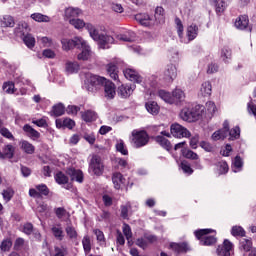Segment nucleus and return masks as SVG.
I'll list each match as a JSON object with an SVG mask.
<instances>
[{
  "mask_svg": "<svg viewBox=\"0 0 256 256\" xmlns=\"http://www.w3.org/2000/svg\"><path fill=\"white\" fill-rule=\"evenodd\" d=\"M122 231L128 241V245H130L131 239L133 237V232L131 231V226H129V224H124Z\"/></svg>",
  "mask_w": 256,
  "mask_h": 256,
  "instance_id": "obj_44",
  "label": "nucleus"
},
{
  "mask_svg": "<svg viewBox=\"0 0 256 256\" xmlns=\"http://www.w3.org/2000/svg\"><path fill=\"white\" fill-rule=\"evenodd\" d=\"M212 91H213V86L211 85V82L206 81L202 83L200 87V95L202 97H211Z\"/></svg>",
  "mask_w": 256,
  "mask_h": 256,
  "instance_id": "obj_19",
  "label": "nucleus"
},
{
  "mask_svg": "<svg viewBox=\"0 0 256 256\" xmlns=\"http://www.w3.org/2000/svg\"><path fill=\"white\" fill-rule=\"evenodd\" d=\"M216 253L218 256H231L233 253V243L229 240H224L223 244L218 246Z\"/></svg>",
  "mask_w": 256,
  "mask_h": 256,
  "instance_id": "obj_11",
  "label": "nucleus"
},
{
  "mask_svg": "<svg viewBox=\"0 0 256 256\" xmlns=\"http://www.w3.org/2000/svg\"><path fill=\"white\" fill-rule=\"evenodd\" d=\"M135 91V85L133 84H122L118 87V96L121 97V99H128V97H131L133 95V92Z\"/></svg>",
  "mask_w": 256,
  "mask_h": 256,
  "instance_id": "obj_10",
  "label": "nucleus"
},
{
  "mask_svg": "<svg viewBox=\"0 0 256 256\" xmlns=\"http://www.w3.org/2000/svg\"><path fill=\"white\" fill-rule=\"evenodd\" d=\"M30 17L31 19H33V21H36L37 23H49V21H51V18H49V16L43 15L41 13H33Z\"/></svg>",
  "mask_w": 256,
  "mask_h": 256,
  "instance_id": "obj_29",
  "label": "nucleus"
},
{
  "mask_svg": "<svg viewBox=\"0 0 256 256\" xmlns=\"http://www.w3.org/2000/svg\"><path fill=\"white\" fill-rule=\"evenodd\" d=\"M0 134L2 137H5L6 139H10L11 141L15 140V137L13 136L11 131H9V129H7V128H1Z\"/></svg>",
  "mask_w": 256,
  "mask_h": 256,
  "instance_id": "obj_58",
  "label": "nucleus"
},
{
  "mask_svg": "<svg viewBox=\"0 0 256 256\" xmlns=\"http://www.w3.org/2000/svg\"><path fill=\"white\" fill-rule=\"evenodd\" d=\"M148 113H151V115H157L159 113V105L157 104V102H148L145 105Z\"/></svg>",
  "mask_w": 256,
  "mask_h": 256,
  "instance_id": "obj_34",
  "label": "nucleus"
},
{
  "mask_svg": "<svg viewBox=\"0 0 256 256\" xmlns=\"http://www.w3.org/2000/svg\"><path fill=\"white\" fill-rule=\"evenodd\" d=\"M56 216L58 219H63V217H67V210L63 207H59L55 209Z\"/></svg>",
  "mask_w": 256,
  "mask_h": 256,
  "instance_id": "obj_64",
  "label": "nucleus"
},
{
  "mask_svg": "<svg viewBox=\"0 0 256 256\" xmlns=\"http://www.w3.org/2000/svg\"><path fill=\"white\" fill-rule=\"evenodd\" d=\"M13 246V242H11V239H6L2 242L0 248L2 251H9L11 247Z\"/></svg>",
  "mask_w": 256,
  "mask_h": 256,
  "instance_id": "obj_62",
  "label": "nucleus"
},
{
  "mask_svg": "<svg viewBox=\"0 0 256 256\" xmlns=\"http://www.w3.org/2000/svg\"><path fill=\"white\" fill-rule=\"evenodd\" d=\"M118 41H125L127 43H131L135 41V32L128 31L124 34H120L117 36Z\"/></svg>",
  "mask_w": 256,
  "mask_h": 256,
  "instance_id": "obj_28",
  "label": "nucleus"
},
{
  "mask_svg": "<svg viewBox=\"0 0 256 256\" xmlns=\"http://www.w3.org/2000/svg\"><path fill=\"white\" fill-rule=\"evenodd\" d=\"M22 39L28 49H33V47H35V37H33V35L24 34Z\"/></svg>",
  "mask_w": 256,
  "mask_h": 256,
  "instance_id": "obj_35",
  "label": "nucleus"
},
{
  "mask_svg": "<svg viewBox=\"0 0 256 256\" xmlns=\"http://www.w3.org/2000/svg\"><path fill=\"white\" fill-rule=\"evenodd\" d=\"M112 183L115 189H121V185L125 183V178H123V174H121L120 172L113 173Z\"/></svg>",
  "mask_w": 256,
  "mask_h": 256,
  "instance_id": "obj_20",
  "label": "nucleus"
},
{
  "mask_svg": "<svg viewBox=\"0 0 256 256\" xmlns=\"http://www.w3.org/2000/svg\"><path fill=\"white\" fill-rule=\"evenodd\" d=\"M65 231L69 239H77V230H75V227L68 225Z\"/></svg>",
  "mask_w": 256,
  "mask_h": 256,
  "instance_id": "obj_52",
  "label": "nucleus"
},
{
  "mask_svg": "<svg viewBox=\"0 0 256 256\" xmlns=\"http://www.w3.org/2000/svg\"><path fill=\"white\" fill-rule=\"evenodd\" d=\"M23 131L30 137V139H39L41 134L37 130L33 129L29 124L24 125Z\"/></svg>",
  "mask_w": 256,
  "mask_h": 256,
  "instance_id": "obj_26",
  "label": "nucleus"
},
{
  "mask_svg": "<svg viewBox=\"0 0 256 256\" xmlns=\"http://www.w3.org/2000/svg\"><path fill=\"white\" fill-rule=\"evenodd\" d=\"M228 135H229V122L225 121L223 123V128L212 134V139L213 141H219L221 139H226Z\"/></svg>",
  "mask_w": 256,
  "mask_h": 256,
  "instance_id": "obj_13",
  "label": "nucleus"
},
{
  "mask_svg": "<svg viewBox=\"0 0 256 256\" xmlns=\"http://www.w3.org/2000/svg\"><path fill=\"white\" fill-rule=\"evenodd\" d=\"M14 153L15 148L11 144L6 145L3 149L4 158L7 157L8 159H13Z\"/></svg>",
  "mask_w": 256,
  "mask_h": 256,
  "instance_id": "obj_42",
  "label": "nucleus"
},
{
  "mask_svg": "<svg viewBox=\"0 0 256 256\" xmlns=\"http://www.w3.org/2000/svg\"><path fill=\"white\" fill-rule=\"evenodd\" d=\"M240 249L241 251H245V253L251 252V250L255 249L253 248V242L251 241V238H243L240 240Z\"/></svg>",
  "mask_w": 256,
  "mask_h": 256,
  "instance_id": "obj_24",
  "label": "nucleus"
},
{
  "mask_svg": "<svg viewBox=\"0 0 256 256\" xmlns=\"http://www.w3.org/2000/svg\"><path fill=\"white\" fill-rule=\"evenodd\" d=\"M82 119L86 123H91L97 119V114L91 110H87L86 112L82 113Z\"/></svg>",
  "mask_w": 256,
  "mask_h": 256,
  "instance_id": "obj_31",
  "label": "nucleus"
},
{
  "mask_svg": "<svg viewBox=\"0 0 256 256\" xmlns=\"http://www.w3.org/2000/svg\"><path fill=\"white\" fill-rule=\"evenodd\" d=\"M36 189H37L39 195H49V188H47V185H45V184L36 186Z\"/></svg>",
  "mask_w": 256,
  "mask_h": 256,
  "instance_id": "obj_63",
  "label": "nucleus"
},
{
  "mask_svg": "<svg viewBox=\"0 0 256 256\" xmlns=\"http://www.w3.org/2000/svg\"><path fill=\"white\" fill-rule=\"evenodd\" d=\"M104 169L105 166L103 165V160H101V156L93 155L89 163V172L99 177L103 175Z\"/></svg>",
  "mask_w": 256,
  "mask_h": 256,
  "instance_id": "obj_5",
  "label": "nucleus"
},
{
  "mask_svg": "<svg viewBox=\"0 0 256 256\" xmlns=\"http://www.w3.org/2000/svg\"><path fill=\"white\" fill-rule=\"evenodd\" d=\"M231 234L233 237H245V230L241 226H233Z\"/></svg>",
  "mask_w": 256,
  "mask_h": 256,
  "instance_id": "obj_46",
  "label": "nucleus"
},
{
  "mask_svg": "<svg viewBox=\"0 0 256 256\" xmlns=\"http://www.w3.org/2000/svg\"><path fill=\"white\" fill-rule=\"evenodd\" d=\"M52 235L57 239L58 241H63L65 234H63V228L59 226H53L51 228Z\"/></svg>",
  "mask_w": 256,
  "mask_h": 256,
  "instance_id": "obj_32",
  "label": "nucleus"
},
{
  "mask_svg": "<svg viewBox=\"0 0 256 256\" xmlns=\"http://www.w3.org/2000/svg\"><path fill=\"white\" fill-rule=\"evenodd\" d=\"M136 245L138 246V247H140L141 249H147V247H148V242H147V239L145 238V236L144 237H142V238H138L137 240H136Z\"/></svg>",
  "mask_w": 256,
  "mask_h": 256,
  "instance_id": "obj_61",
  "label": "nucleus"
},
{
  "mask_svg": "<svg viewBox=\"0 0 256 256\" xmlns=\"http://www.w3.org/2000/svg\"><path fill=\"white\" fill-rule=\"evenodd\" d=\"M221 58L225 63H227V59H231V49L225 47L221 51Z\"/></svg>",
  "mask_w": 256,
  "mask_h": 256,
  "instance_id": "obj_60",
  "label": "nucleus"
},
{
  "mask_svg": "<svg viewBox=\"0 0 256 256\" xmlns=\"http://www.w3.org/2000/svg\"><path fill=\"white\" fill-rule=\"evenodd\" d=\"M67 175L71 177L72 181H77L78 183H83V172L75 168H68L66 171Z\"/></svg>",
  "mask_w": 256,
  "mask_h": 256,
  "instance_id": "obj_16",
  "label": "nucleus"
},
{
  "mask_svg": "<svg viewBox=\"0 0 256 256\" xmlns=\"http://www.w3.org/2000/svg\"><path fill=\"white\" fill-rule=\"evenodd\" d=\"M157 23H165V9L163 7L158 6L155 9V15H154Z\"/></svg>",
  "mask_w": 256,
  "mask_h": 256,
  "instance_id": "obj_30",
  "label": "nucleus"
},
{
  "mask_svg": "<svg viewBox=\"0 0 256 256\" xmlns=\"http://www.w3.org/2000/svg\"><path fill=\"white\" fill-rule=\"evenodd\" d=\"M67 248L64 246H55L52 256H67Z\"/></svg>",
  "mask_w": 256,
  "mask_h": 256,
  "instance_id": "obj_47",
  "label": "nucleus"
},
{
  "mask_svg": "<svg viewBox=\"0 0 256 256\" xmlns=\"http://www.w3.org/2000/svg\"><path fill=\"white\" fill-rule=\"evenodd\" d=\"M3 199L6 201V203H9L10 199H13V195H15V192L11 188H7L2 192Z\"/></svg>",
  "mask_w": 256,
  "mask_h": 256,
  "instance_id": "obj_54",
  "label": "nucleus"
},
{
  "mask_svg": "<svg viewBox=\"0 0 256 256\" xmlns=\"http://www.w3.org/2000/svg\"><path fill=\"white\" fill-rule=\"evenodd\" d=\"M3 91H5V93H15V84L13 82H6L3 85Z\"/></svg>",
  "mask_w": 256,
  "mask_h": 256,
  "instance_id": "obj_57",
  "label": "nucleus"
},
{
  "mask_svg": "<svg viewBox=\"0 0 256 256\" xmlns=\"http://www.w3.org/2000/svg\"><path fill=\"white\" fill-rule=\"evenodd\" d=\"M182 153L186 159H192L195 161L199 159V155H197V153L193 152L192 150H183Z\"/></svg>",
  "mask_w": 256,
  "mask_h": 256,
  "instance_id": "obj_55",
  "label": "nucleus"
},
{
  "mask_svg": "<svg viewBox=\"0 0 256 256\" xmlns=\"http://www.w3.org/2000/svg\"><path fill=\"white\" fill-rule=\"evenodd\" d=\"M84 44H80V48L82 49L81 53L78 54V61H89L91 59V47L87 44V41L83 39Z\"/></svg>",
  "mask_w": 256,
  "mask_h": 256,
  "instance_id": "obj_12",
  "label": "nucleus"
},
{
  "mask_svg": "<svg viewBox=\"0 0 256 256\" xmlns=\"http://www.w3.org/2000/svg\"><path fill=\"white\" fill-rule=\"evenodd\" d=\"M158 97H160V99L165 101V103H169L170 105H173V103H175V98H173V95L165 90H159Z\"/></svg>",
  "mask_w": 256,
  "mask_h": 256,
  "instance_id": "obj_25",
  "label": "nucleus"
},
{
  "mask_svg": "<svg viewBox=\"0 0 256 256\" xmlns=\"http://www.w3.org/2000/svg\"><path fill=\"white\" fill-rule=\"evenodd\" d=\"M172 97L174 99V102H175V100L176 101H183V99H185V92H183V90H181V89H175L172 92Z\"/></svg>",
  "mask_w": 256,
  "mask_h": 256,
  "instance_id": "obj_49",
  "label": "nucleus"
},
{
  "mask_svg": "<svg viewBox=\"0 0 256 256\" xmlns=\"http://www.w3.org/2000/svg\"><path fill=\"white\" fill-rule=\"evenodd\" d=\"M70 25H73L75 29H83L85 27L87 29V23L81 19H70L69 20Z\"/></svg>",
  "mask_w": 256,
  "mask_h": 256,
  "instance_id": "obj_41",
  "label": "nucleus"
},
{
  "mask_svg": "<svg viewBox=\"0 0 256 256\" xmlns=\"http://www.w3.org/2000/svg\"><path fill=\"white\" fill-rule=\"evenodd\" d=\"M86 29L89 32L90 37L94 41L99 42L100 49H109L113 45L115 39L112 36L100 34L99 30L93 26L91 23L86 24Z\"/></svg>",
  "mask_w": 256,
  "mask_h": 256,
  "instance_id": "obj_1",
  "label": "nucleus"
},
{
  "mask_svg": "<svg viewBox=\"0 0 256 256\" xmlns=\"http://www.w3.org/2000/svg\"><path fill=\"white\" fill-rule=\"evenodd\" d=\"M124 77H126L129 81H133L134 83H142L143 77L139 75V72L131 68H127L123 71Z\"/></svg>",
  "mask_w": 256,
  "mask_h": 256,
  "instance_id": "obj_14",
  "label": "nucleus"
},
{
  "mask_svg": "<svg viewBox=\"0 0 256 256\" xmlns=\"http://www.w3.org/2000/svg\"><path fill=\"white\" fill-rule=\"evenodd\" d=\"M105 84V77H100L95 74L88 73L86 74V80L84 82V85L90 93H93L101 87V85Z\"/></svg>",
  "mask_w": 256,
  "mask_h": 256,
  "instance_id": "obj_3",
  "label": "nucleus"
},
{
  "mask_svg": "<svg viewBox=\"0 0 256 256\" xmlns=\"http://www.w3.org/2000/svg\"><path fill=\"white\" fill-rule=\"evenodd\" d=\"M104 95L107 99H113L116 95L115 84L105 78L104 81Z\"/></svg>",
  "mask_w": 256,
  "mask_h": 256,
  "instance_id": "obj_15",
  "label": "nucleus"
},
{
  "mask_svg": "<svg viewBox=\"0 0 256 256\" xmlns=\"http://www.w3.org/2000/svg\"><path fill=\"white\" fill-rule=\"evenodd\" d=\"M55 179L59 185H65L66 183H69V178L63 174V172H58L55 176Z\"/></svg>",
  "mask_w": 256,
  "mask_h": 256,
  "instance_id": "obj_48",
  "label": "nucleus"
},
{
  "mask_svg": "<svg viewBox=\"0 0 256 256\" xmlns=\"http://www.w3.org/2000/svg\"><path fill=\"white\" fill-rule=\"evenodd\" d=\"M132 137H133V143L137 148L145 147V145L149 143V134H147L146 131L134 130L132 132Z\"/></svg>",
  "mask_w": 256,
  "mask_h": 256,
  "instance_id": "obj_6",
  "label": "nucleus"
},
{
  "mask_svg": "<svg viewBox=\"0 0 256 256\" xmlns=\"http://www.w3.org/2000/svg\"><path fill=\"white\" fill-rule=\"evenodd\" d=\"M94 235H96V239L100 245H105V234H103V231L99 229L93 230Z\"/></svg>",
  "mask_w": 256,
  "mask_h": 256,
  "instance_id": "obj_51",
  "label": "nucleus"
},
{
  "mask_svg": "<svg viewBox=\"0 0 256 256\" xmlns=\"http://www.w3.org/2000/svg\"><path fill=\"white\" fill-rule=\"evenodd\" d=\"M81 13L83 12L79 8L68 7L65 9V17L66 19H69V21H71V19H75V17H79Z\"/></svg>",
  "mask_w": 256,
  "mask_h": 256,
  "instance_id": "obj_21",
  "label": "nucleus"
},
{
  "mask_svg": "<svg viewBox=\"0 0 256 256\" xmlns=\"http://www.w3.org/2000/svg\"><path fill=\"white\" fill-rule=\"evenodd\" d=\"M228 135L230 137L229 138L230 141H234V139H239L241 135V130L237 126L234 129L229 130V123H228Z\"/></svg>",
  "mask_w": 256,
  "mask_h": 256,
  "instance_id": "obj_43",
  "label": "nucleus"
},
{
  "mask_svg": "<svg viewBox=\"0 0 256 256\" xmlns=\"http://www.w3.org/2000/svg\"><path fill=\"white\" fill-rule=\"evenodd\" d=\"M1 27H15V19L11 15H6L1 21Z\"/></svg>",
  "mask_w": 256,
  "mask_h": 256,
  "instance_id": "obj_36",
  "label": "nucleus"
},
{
  "mask_svg": "<svg viewBox=\"0 0 256 256\" xmlns=\"http://www.w3.org/2000/svg\"><path fill=\"white\" fill-rule=\"evenodd\" d=\"M19 146L24 153H27V155H33V153H35V146H33L29 141L22 140L20 141Z\"/></svg>",
  "mask_w": 256,
  "mask_h": 256,
  "instance_id": "obj_22",
  "label": "nucleus"
},
{
  "mask_svg": "<svg viewBox=\"0 0 256 256\" xmlns=\"http://www.w3.org/2000/svg\"><path fill=\"white\" fill-rule=\"evenodd\" d=\"M170 133L171 135H173V137H177L178 139H181L183 137H191V132L179 123H174L171 125Z\"/></svg>",
  "mask_w": 256,
  "mask_h": 256,
  "instance_id": "obj_8",
  "label": "nucleus"
},
{
  "mask_svg": "<svg viewBox=\"0 0 256 256\" xmlns=\"http://www.w3.org/2000/svg\"><path fill=\"white\" fill-rule=\"evenodd\" d=\"M203 111H205V107L202 105H196L195 107L186 106L180 111L179 117L187 123H195V121L201 119Z\"/></svg>",
  "mask_w": 256,
  "mask_h": 256,
  "instance_id": "obj_2",
  "label": "nucleus"
},
{
  "mask_svg": "<svg viewBox=\"0 0 256 256\" xmlns=\"http://www.w3.org/2000/svg\"><path fill=\"white\" fill-rule=\"evenodd\" d=\"M63 51H71L74 47L81 49V45H84L83 38L75 37L74 39L63 38L61 40Z\"/></svg>",
  "mask_w": 256,
  "mask_h": 256,
  "instance_id": "obj_7",
  "label": "nucleus"
},
{
  "mask_svg": "<svg viewBox=\"0 0 256 256\" xmlns=\"http://www.w3.org/2000/svg\"><path fill=\"white\" fill-rule=\"evenodd\" d=\"M65 114V106L63 104L54 105L51 111V115L54 117H61V115Z\"/></svg>",
  "mask_w": 256,
  "mask_h": 256,
  "instance_id": "obj_33",
  "label": "nucleus"
},
{
  "mask_svg": "<svg viewBox=\"0 0 256 256\" xmlns=\"http://www.w3.org/2000/svg\"><path fill=\"white\" fill-rule=\"evenodd\" d=\"M209 233H213V230L201 229L195 232V236L200 241L201 245L209 246L217 243V238L213 235H209Z\"/></svg>",
  "mask_w": 256,
  "mask_h": 256,
  "instance_id": "obj_4",
  "label": "nucleus"
},
{
  "mask_svg": "<svg viewBox=\"0 0 256 256\" xmlns=\"http://www.w3.org/2000/svg\"><path fill=\"white\" fill-rule=\"evenodd\" d=\"M82 245L84 249V253L88 255V253H91V238L89 236H84L82 239Z\"/></svg>",
  "mask_w": 256,
  "mask_h": 256,
  "instance_id": "obj_40",
  "label": "nucleus"
},
{
  "mask_svg": "<svg viewBox=\"0 0 256 256\" xmlns=\"http://www.w3.org/2000/svg\"><path fill=\"white\" fill-rule=\"evenodd\" d=\"M129 209H131V204H126V205L121 206V218L122 219H128Z\"/></svg>",
  "mask_w": 256,
  "mask_h": 256,
  "instance_id": "obj_59",
  "label": "nucleus"
},
{
  "mask_svg": "<svg viewBox=\"0 0 256 256\" xmlns=\"http://www.w3.org/2000/svg\"><path fill=\"white\" fill-rule=\"evenodd\" d=\"M187 37L188 41H193L195 37H197V26L196 25H191L187 29Z\"/></svg>",
  "mask_w": 256,
  "mask_h": 256,
  "instance_id": "obj_45",
  "label": "nucleus"
},
{
  "mask_svg": "<svg viewBox=\"0 0 256 256\" xmlns=\"http://www.w3.org/2000/svg\"><path fill=\"white\" fill-rule=\"evenodd\" d=\"M116 150L121 153L122 155H128L129 151H127V148L125 147V143L123 140H120L116 144Z\"/></svg>",
  "mask_w": 256,
  "mask_h": 256,
  "instance_id": "obj_53",
  "label": "nucleus"
},
{
  "mask_svg": "<svg viewBox=\"0 0 256 256\" xmlns=\"http://www.w3.org/2000/svg\"><path fill=\"white\" fill-rule=\"evenodd\" d=\"M170 247L172 251H175L176 253H183L187 251V243H182V244L172 243L170 244Z\"/></svg>",
  "mask_w": 256,
  "mask_h": 256,
  "instance_id": "obj_38",
  "label": "nucleus"
},
{
  "mask_svg": "<svg viewBox=\"0 0 256 256\" xmlns=\"http://www.w3.org/2000/svg\"><path fill=\"white\" fill-rule=\"evenodd\" d=\"M16 33L17 35H25V33H29V24L20 22L16 28Z\"/></svg>",
  "mask_w": 256,
  "mask_h": 256,
  "instance_id": "obj_37",
  "label": "nucleus"
},
{
  "mask_svg": "<svg viewBox=\"0 0 256 256\" xmlns=\"http://www.w3.org/2000/svg\"><path fill=\"white\" fill-rule=\"evenodd\" d=\"M106 71L111 79H114V81H117V79H119V71L117 70V65H115V63H109L106 66Z\"/></svg>",
  "mask_w": 256,
  "mask_h": 256,
  "instance_id": "obj_23",
  "label": "nucleus"
},
{
  "mask_svg": "<svg viewBox=\"0 0 256 256\" xmlns=\"http://www.w3.org/2000/svg\"><path fill=\"white\" fill-rule=\"evenodd\" d=\"M206 111L208 113V117H213L215 111H217V106H215V102L209 101L206 103Z\"/></svg>",
  "mask_w": 256,
  "mask_h": 256,
  "instance_id": "obj_50",
  "label": "nucleus"
},
{
  "mask_svg": "<svg viewBox=\"0 0 256 256\" xmlns=\"http://www.w3.org/2000/svg\"><path fill=\"white\" fill-rule=\"evenodd\" d=\"M135 19L143 27H151V25H153V23L151 22V16H149V14H145V13L136 14Z\"/></svg>",
  "mask_w": 256,
  "mask_h": 256,
  "instance_id": "obj_18",
  "label": "nucleus"
},
{
  "mask_svg": "<svg viewBox=\"0 0 256 256\" xmlns=\"http://www.w3.org/2000/svg\"><path fill=\"white\" fill-rule=\"evenodd\" d=\"M236 29H240V31H244L247 27H249V17L247 15H241L236 18L234 23Z\"/></svg>",
  "mask_w": 256,
  "mask_h": 256,
  "instance_id": "obj_17",
  "label": "nucleus"
},
{
  "mask_svg": "<svg viewBox=\"0 0 256 256\" xmlns=\"http://www.w3.org/2000/svg\"><path fill=\"white\" fill-rule=\"evenodd\" d=\"M66 71H67V73H70V74L78 73L79 63H77V62H67L66 63Z\"/></svg>",
  "mask_w": 256,
  "mask_h": 256,
  "instance_id": "obj_39",
  "label": "nucleus"
},
{
  "mask_svg": "<svg viewBox=\"0 0 256 256\" xmlns=\"http://www.w3.org/2000/svg\"><path fill=\"white\" fill-rule=\"evenodd\" d=\"M177 77V67L173 64H169L166 66L164 72H163V79L166 81V83H173V80H175Z\"/></svg>",
  "mask_w": 256,
  "mask_h": 256,
  "instance_id": "obj_9",
  "label": "nucleus"
},
{
  "mask_svg": "<svg viewBox=\"0 0 256 256\" xmlns=\"http://www.w3.org/2000/svg\"><path fill=\"white\" fill-rule=\"evenodd\" d=\"M38 41L43 47H53V40L49 37H39Z\"/></svg>",
  "mask_w": 256,
  "mask_h": 256,
  "instance_id": "obj_56",
  "label": "nucleus"
},
{
  "mask_svg": "<svg viewBox=\"0 0 256 256\" xmlns=\"http://www.w3.org/2000/svg\"><path fill=\"white\" fill-rule=\"evenodd\" d=\"M155 141H156V143L161 145V147H163V149H166V151H171V149H172L171 142L169 140H167V138H165L163 136H156Z\"/></svg>",
  "mask_w": 256,
  "mask_h": 256,
  "instance_id": "obj_27",
  "label": "nucleus"
}]
</instances>
